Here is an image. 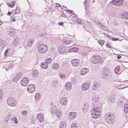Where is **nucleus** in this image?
Listing matches in <instances>:
<instances>
[{"label": "nucleus", "mask_w": 128, "mask_h": 128, "mask_svg": "<svg viewBox=\"0 0 128 128\" xmlns=\"http://www.w3.org/2000/svg\"><path fill=\"white\" fill-rule=\"evenodd\" d=\"M29 81V79L27 77H24L20 81L21 85L24 86H27Z\"/></svg>", "instance_id": "39448f33"}, {"label": "nucleus", "mask_w": 128, "mask_h": 128, "mask_svg": "<svg viewBox=\"0 0 128 128\" xmlns=\"http://www.w3.org/2000/svg\"><path fill=\"white\" fill-rule=\"evenodd\" d=\"M71 83L70 82H66L65 85V88L67 89H68L69 90H70L71 88Z\"/></svg>", "instance_id": "b1692460"}, {"label": "nucleus", "mask_w": 128, "mask_h": 128, "mask_svg": "<svg viewBox=\"0 0 128 128\" xmlns=\"http://www.w3.org/2000/svg\"><path fill=\"white\" fill-rule=\"evenodd\" d=\"M8 51L6 50L4 52V56H5L6 57L7 56V54L8 53Z\"/></svg>", "instance_id": "864d4df0"}, {"label": "nucleus", "mask_w": 128, "mask_h": 128, "mask_svg": "<svg viewBox=\"0 0 128 128\" xmlns=\"http://www.w3.org/2000/svg\"><path fill=\"white\" fill-rule=\"evenodd\" d=\"M79 50L78 48L76 47H74L71 48L68 50L69 52H77Z\"/></svg>", "instance_id": "f3484780"}, {"label": "nucleus", "mask_w": 128, "mask_h": 128, "mask_svg": "<svg viewBox=\"0 0 128 128\" xmlns=\"http://www.w3.org/2000/svg\"><path fill=\"white\" fill-rule=\"evenodd\" d=\"M64 22H59L58 25L59 26H63L64 25Z\"/></svg>", "instance_id": "5fc2aeb1"}, {"label": "nucleus", "mask_w": 128, "mask_h": 128, "mask_svg": "<svg viewBox=\"0 0 128 128\" xmlns=\"http://www.w3.org/2000/svg\"><path fill=\"white\" fill-rule=\"evenodd\" d=\"M11 14V12H8V15H10Z\"/></svg>", "instance_id": "69168bd1"}, {"label": "nucleus", "mask_w": 128, "mask_h": 128, "mask_svg": "<svg viewBox=\"0 0 128 128\" xmlns=\"http://www.w3.org/2000/svg\"><path fill=\"white\" fill-rule=\"evenodd\" d=\"M80 62L78 59H74L71 62V64L72 66H78Z\"/></svg>", "instance_id": "423d86ee"}, {"label": "nucleus", "mask_w": 128, "mask_h": 128, "mask_svg": "<svg viewBox=\"0 0 128 128\" xmlns=\"http://www.w3.org/2000/svg\"><path fill=\"white\" fill-rule=\"evenodd\" d=\"M105 116L106 117H109L111 118H113L114 116V114L112 112H108L106 114Z\"/></svg>", "instance_id": "a878e982"}, {"label": "nucleus", "mask_w": 128, "mask_h": 128, "mask_svg": "<svg viewBox=\"0 0 128 128\" xmlns=\"http://www.w3.org/2000/svg\"><path fill=\"white\" fill-rule=\"evenodd\" d=\"M56 116L58 118H60L62 114V112L58 111L56 112Z\"/></svg>", "instance_id": "7c9ffc66"}, {"label": "nucleus", "mask_w": 128, "mask_h": 128, "mask_svg": "<svg viewBox=\"0 0 128 128\" xmlns=\"http://www.w3.org/2000/svg\"><path fill=\"white\" fill-rule=\"evenodd\" d=\"M124 110L125 112H128V105H124Z\"/></svg>", "instance_id": "72a5a7b5"}, {"label": "nucleus", "mask_w": 128, "mask_h": 128, "mask_svg": "<svg viewBox=\"0 0 128 128\" xmlns=\"http://www.w3.org/2000/svg\"><path fill=\"white\" fill-rule=\"evenodd\" d=\"M34 40H28L27 42V45L28 46H31Z\"/></svg>", "instance_id": "bb28decb"}, {"label": "nucleus", "mask_w": 128, "mask_h": 128, "mask_svg": "<svg viewBox=\"0 0 128 128\" xmlns=\"http://www.w3.org/2000/svg\"><path fill=\"white\" fill-rule=\"evenodd\" d=\"M41 65V67L44 69L46 68L48 66L47 63L45 62L42 63Z\"/></svg>", "instance_id": "cd10ccee"}, {"label": "nucleus", "mask_w": 128, "mask_h": 128, "mask_svg": "<svg viewBox=\"0 0 128 128\" xmlns=\"http://www.w3.org/2000/svg\"><path fill=\"white\" fill-rule=\"evenodd\" d=\"M52 61V59L51 58H46V62L47 63L49 64Z\"/></svg>", "instance_id": "4c0bfd02"}, {"label": "nucleus", "mask_w": 128, "mask_h": 128, "mask_svg": "<svg viewBox=\"0 0 128 128\" xmlns=\"http://www.w3.org/2000/svg\"><path fill=\"white\" fill-rule=\"evenodd\" d=\"M34 97L36 100L38 101L40 98V94L38 93H36Z\"/></svg>", "instance_id": "393cba45"}, {"label": "nucleus", "mask_w": 128, "mask_h": 128, "mask_svg": "<svg viewBox=\"0 0 128 128\" xmlns=\"http://www.w3.org/2000/svg\"><path fill=\"white\" fill-rule=\"evenodd\" d=\"M65 10L67 12L70 13L71 14H74V13H72V11L69 10Z\"/></svg>", "instance_id": "8fccbe9b"}, {"label": "nucleus", "mask_w": 128, "mask_h": 128, "mask_svg": "<svg viewBox=\"0 0 128 128\" xmlns=\"http://www.w3.org/2000/svg\"><path fill=\"white\" fill-rule=\"evenodd\" d=\"M120 68L119 66H117L114 69V72L116 74H117L119 71Z\"/></svg>", "instance_id": "2f4dec72"}, {"label": "nucleus", "mask_w": 128, "mask_h": 128, "mask_svg": "<svg viewBox=\"0 0 128 128\" xmlns=\"http://www.w3.org/2000/svg\"><path fill=\"white\" fill-rule=\"evenodd\" d=\"M112 2V4L114 5L121 6L123 4L122 0H113Z\"/></svg>", "instance_id": "6e6552de"}, {"label": "nucleus", "mask_w": 128, "mask_h": 128, "mask_svg": "<svg viewBox=\"0 0 128 128\" xmlns=\"http://www.w3.org/2000/svg\"><path fill=\"white\" fill-rule=\"evenodd\" d=\"M14 123L16 124H17L18 122V121L16 118H15L14 119Z\"/></svg>", "instance_id": "6e6d98bb"}, {"label": "nucleus", "mask_w": 128, "mask_h": 128, "mask_svg": "<svg viewBox=\"0 0 128 128\" xmlns=\"http://www.w3.org/2000/svg\"><path fill=\"white\" fill-rule=\"evenodd\" d=\"M76 22L79 24H81V22L80 20H76Z\"/></svg>", "instance_id": "4d7b16f0"}, {"label": "nucleus", "mask_w": 128, "mask_h": 128, "mask_svg": "<svg viewBox=\"0 0 128 128\" xmlns=\"http://www.w3.org/2000/svg\"><path fill=\"white\" fill-rule=\"evenodd\" d=\"M15 20V19L14 18H13L12 19V21H13V22H14V21Z\"/></svg>", "instance_id": "338daca9"}, {"label": "nucleus", "mask_w": 128, "mask_h": 128, "mask_svg": "<svg viewBox=\"0 0 128 128\" xmlns=\"http://www.w3.org/2000/svg\"><path fill=\"white\" fill-rule=\"evenodd\" d=\"M108 121H107V120H106V122H108V123L110 124H112L113 122L114 121V118L113 117V118H111Z\"/></svg>", "instance_id": "473e14b6"}, {"label": "nucleus", "mask_w": 128, "mask_h": 128, "mask_svg": "<svg viewBox=\"0 0 128 128\" xmlns=\"http://www.w3.org/2000/svg\"><path fill=\"white\" fill-rule=\"evenodd\" d=\"M58 111V110H55L54 109L53 110L52 109L51 110V112L53 114H56V112Z\"/></svg>", "instance_id": "09e8293b"}, {"label": "nucleus", "mask_w": 128, "mask_h": 128, "mask_svg": "<svg viewBox=\"0 0 128 128\" xmlns=\"http://www.w3.org/2000/svg\"><path fill=\"white\" fill-rule=\"evenodd\" d=\"M21 114L24 116H25L27 114V112L25 110H23L21 112Z\"/></svg>", "instance_id": "c03bdc74"}, {"label": "nucleus", "mask_w": 128, "mask_h": 128, "mask_svg": "<svg viewBox=\"0 0 128 128\" xmlns=\"http://www.w3.org/2000/svg\"><path fill=\"white\" fill-rule=\"evenodd\" d=\"M107 100L108 101V102L110 104L114 103L115 101L114 98H112L111 96H110L108 98Z\"/></svg>", "instance_id": "412c9836"}, {"label": "nucleus", "mask_w": 128, "mask_h": 128, "mask_svg": "<svg viewBox=\"0 0 128 128\" xmlns=\"http://www.w3.org/2000/svg\"><path fill=\"white\" fill-rule=\"evenodd\" d=\"M108 116V117L105 116V115L104 119L106 122V120H107V121H108L109 120H109L111 118V117H109Z\"/></svg>", "instance_id": "37998d69"}, {"label": "nucleus", "mask_w": 128, "mask_h": 128, "mask_svg": "<svg viewBox=\"0 0 128 128\" xmlns=\"http://www.w3.org/2000/svg\"><path fill=\"white\" fill-rule=\"evenodd\" d=\"M59 67L58 64L56 63H54L51 66L52 68L53 69L57 70Z\"/></svg>", "instance_id": "a211bd4d"}, {"label": "nucleus", "mask_w": 128, "mask_h": 128, "mask_svg": "<svg viewBox=\"0 0 128 128\" xmlns=\"http://www.w3.org/2000/svg\"><path fill=\"white\" fill-rule=\"evenodd\" d=\"M102 58L98 54H95L91 58V61L94 64H97L100 62Z\"/></svg>", "instance_id": "f03ea898"}, {"label": "nucleus", "mask_w": 128, "mask_h": 128, "mask_svg": "<svg viewBox=\"0 0 128 128\" xmlns=\"http://www.w3.org/2000/svg\"><path fill=\"white\" fill-rule=\"evenodd\" d=\"M56 4V6L57 7H59L60 6V4Z\"/></svg>", "instance_id": "e2e57ef3"}, {"label": "nucleus", "mask_w": 128, "mask_h": 128, "mask_svg": "<svg viewBox=\"0 0 128 128\" xmlns=\"http://www.w3.org/2000/svg\"><path fill=\"white\" fill-rule=\"evenodd\" d=\"M106 46L109 48H112V46L110 44H109L108 42L106 43Z\"/></svg>", "instance_id": "603ef678"}, {"label": "nucleus", "mask_w": 128, "mask_h": 128, "mask_svg": "<svg viewBox=\"0 0 128 128\" xmlns=\"http://www.w3.org/2000/svg\"><path fill=\"white\" fill-rule=\"evenodd\" d=\"M20 12V9H18L17 8H16V9L15 10V11L14 12V13L16 14H18Z\"/></svg>", "instance_id": "49530a36"}, {"label": "nucleus", "mask_w": 128, "mask_h": 128, "mask_svg": "<svg viewBox=\"0 0 128 128\" xmlns=\"http://www.w3.org/2000/svg\"><path fill=\"white\" fill-rule=\"evenodd\" d=\"M7 5L10 7L12 8L15 5V2L14 1H11L8 3Z\"/></svg>", "instance_id": "aec40b11"}, {"label": "nucleus", "mask_w": 128, "mask_h": 128, "mask_svg": "<svg viewBox=\"0 0 128 128\" xmlns=\"http://www.w3.org/2000/svg\"><path fill=\"white\" fill-rule=\"evenodd\" d=\"M48 49L46 44H41L38 46V51L40 53H44L47 52Z\"/></svg>", "instance_id": "7ed1b4c3"}, {"label": "nucleus", "mask_w": 128, "mask_h": 128, "mask_svg": "<svg viewBox=\"0 0 128 128\" xmlns=\"http://www.w3.org/2000/svg\"><path fill=\"white\" fill-rule=\"evenodd\" d=\"M32 76L33 77H36L38 76V72L36 70H34L33 72H32Z\"/></svg>", "instance_id": "c85d7f7f"}, {"label": "nucleus", "mask_w": 128, "mask_h": 128, "mask_svg": "<svg viewBox=\"0 0 128 128\" xmlns=\"http://www.w3.org/2000/svg\"><path fill=\"white\" fill-rule=\"evenodd\" d=\"M27 90H28V92L29 93L31 92V90H32L29 88H28H28H27Z\"/></svg>", "instance_id": "13d9d810"}, {"label": "nucleus", "mask_w": 128, "mask_h": 128, "mask_svg": "<svg viewBox=\"0 0 128 128\" xmlns=\"http://www.w3.org/2000/svg\"><path fill=\"white\" fill-rule=\"evenodd\" d=\"M100 83L98 82H94L92 86V88L93 90H96L100 86Z\"/></svg>", "instance_id": "9d476101"}, {"label": "nucleus", "mask_w": 128, "mask_h": 128, "mask_svg": "<svg viewBox=\"0 0 128 128\" xmlns=\"http://www.w3.org/2000/svg\"><path fill=\"white\" fill-rule=\"evenodd\" d=\"M59 52L60 54H64L66 50V47L62 46H61V47L59 49Z\"/></svg>", "instance_id": "9b49d317"}, {"label": "nucleus", "mask_w": 128, "mask_h": 128, "mask_svg": "<svg viewBox=\"0 0 128 128\" xmlns=\"http://www.w3.org/2000/svg\"><path fill=\"white\" fill-rule=\"evenodd\" d=\"M86 106V104H84V106H83V107H82V109L83 110H84V109H85V107H84V106Z\"/></svg>", "instance_id": "0e129e2a"}, {"label": "nucleus", "mask_w": 128, "mask_h": 128, "mask_svg": "<svg viewBox=\"0 0 128 128\" xmlns=\"http://www.w3.org/2000/svg\"><path fill=\"white\" fill-rule=\"evenodd\" d=\"M19 79L15 76L13 78V81L14 82H17Z\"/></svg>", "instance_id": "de8ad7c7"}, {"label": "nucleus", "mask_w": 128, "mask_h": 128, "mask_svg": "<svg viewBox=\"0 0 128 128\" xmlns=\"http://www.w3.org/2000/svg\"><path fill=\"white\" fill-rule=\"evenodd\" d=\"M121 58V56L120 55H118L117 56V58L118 59H120Z\"/></svg>", "instance_id": "bf43d9fd"}, {"label": "nucleus", "mask_w": 128, "mask_h": 128, "mask_svg": "<svg viewBox=\"0 0 128 128\" xmlns=\"http://www.w3.org/2000/svg\"><path fill=\"white\" fill-rule=\"evenodd\" d=\"M110 39L112 40L113 41L118 40L119 39L117 38H113L112 37H110Z\"/></svg>", "instance_id": "a18cd8bd"}, {"label": "nucleus", "mask_w": 128, "mask_h": 128, "mask_svg": "<svg viewBox=\"0 0 128 128\" xmlns=\"http://www.w3.org/2000/svg\"><path fill=\"white\" fill-rule=\"evenodd\" d=\"M38 121L40 122H42L44 121L43 115L41 114H39L37 115V118Z\"/></svg>", "instance_id": "4468645a"}, {"label": "nucleus", "mask_w": 128, "mask_h": 128, "mask_svg": "<svg viewBox=\"0 0 128 128\" xmlns=\"http://www.w3.org/2000/svg\"><path fill=\"white\" fill-rule=\"evenodd\" d=\"M86 0L84 2V6L85 7V9H86L87 8V6L86 5V0Z\"/></svg>", "instance_id": "3c124183"}, {"label": "nucleus", "mask_w": 128, "mask_h": 128, "mask_svg": "<svg viewBox=\"0 0 128 128\" xmlns=\"http://www.w3.org/2000/svg\"><path fill=\"white\" fill-rule=\"evenodd\" d=\"M71 41L70 40H62V42L65 44H70L71 42Z\"/></svg>", "instance_id": "c756f323"}, {"label": "nucleus", "mask_w": 128, "mask_h": 128, "mask_svg": "<svg viewBox=\"0 0 128 128\" xmlns=\"http://www.w3.org/2000/svg\"><path fill=\"white\" fill-rule=\"evenodd\" d=\"M89 84L87 82L84 83L81 86V89L83 90H86L89 88Z\"/></svg>", "instance_id": "0eeeda50"}, {"label": "nucleus", "mask_w": 128, "mask_h": 128, "mask_svg": "<svg viewBox=\"0 0 128 128\" xmlns=\"http://www.w3.org/2000/svg\"><path fill=\"white\" fill-rule=\"evenodd\" d=\"M59 75L60 77L62 79H64L65 78V75L64 74H60Z\"/></svg>", "instance_id": "a19ab883"}, {"label": "nucleus", "mask_w": 128, "mask_h": 128, "mask_svg": "<svg viewBox=\"0 0 128 128\" xmlns=\"http://www.w3.org/2000/svg\"><path fill=\"white\" fill-rule=\"evenodd\" d=\"M53 82L55 84V85H56L57 84V81L56 80H54Z\"/></svg>", "instance_id": "680f3d73"}, {"label": "nucleus", "mask_w": 128, "mask_h": 128, "mask_svg": "<svg viewBox=\"0 0 128 128\" xmlns=\"http://www.w3.org/2000/svg\"><path fill=\"white\" fill-rule=\"evenodd\" d=\"M22 75V73L21 72H19L16 75V76L19 79H20Z\"/></svg>", "instance_id": "e433bc0d"}, {"label": "nucleus", "mask_w": 128, "mask_h": 128, "mask_svg": "<svg viewBox=\"0 0 128 128\" xmlns=\"http://www.w3.org/2000/svg\"><path fill=\"white\" fill-rule=\"evenodd\" d=\"M67 99L66 97L62 98L60 99V104L63 106L66 105L68 102Z\"/></svg>", "instance_id": "1a4fd4ad"}, {"label": "nucleus", "mask_w": 128, "mask_h": 128, "mask_svg": "<svg viewBox=\"0 0 128 128\" xmlns=\"http://www.w3.org/2000/svg\"><path fill=\"white\" fill-rule=\"evenodd\" d=\"M78 126L76 123H73L71 124V128H77Z\"/></svg>", "instance_id": "c9c22d12"}, {"label": "nucleus", "mask_w": 128, "mask_h": 128, "mask_svg": "<svg viewBox=\"0 0 128 128\" xmlns=\"http://www.w3.org/2000/svg\"><path fill=\"white\" fill-rule=\"evenodd\" d=\"M71 82L73 84H75L76 82V79L74 78H71Z\"/></svg>", "instance_id": "58836bf2"}, {"label": "nucleus", "mask_w": 128, "mask_h": 128, "mask_svg": "<svg viewBox=\"0 0 128 128\" xmlns=\"http://www.w3.org/2000/svg\"><path fill=\"white\" fill-rule=\"evenodd\" d=\"M100 108L98 107H96L92 109L91 110V113L92 116L94 118H96L99 117L100 116Z\"/></svg>", "instance_id": "f257e3e1"}, {"label": "nucleus", "mask_w": 128, "mask_h": 128, "mask_svg": "<svg viewBox=\"0 0 128 128\" xmlns=\"http://www.w3.org/2000/svg\"><path fill=\"white\" fill-rule=\"evenodd\" d=\"M35 121V118H34L33 117H32L30 118V122L33 124H34Z\"/></svg>", "instance_id": "ea45409f"}, {"label": "nucleus", "mask_w": 128, "mask_h": 128, "mask_svg": "<svg viewBox=\"0 0 128 128\" xmlns=\"http://www.w3.org/2000/svg\"><path fill=\"white\" fill-rule=\"evenodd\" d=\"M69 115L70 116V118L72 119H73L75 118L76 116V112H71L69 114Z\"/></svg>", "instance_id": "4be33fe9"}, {"label": "nucleus", "mask_w": 128, "mask_h": 128, "mask_svg": "<svg viewBox=\"0 0 128 128\" xmlns=\"http://www.w3.org/2000/svg\"><path fill=\"white\" fill-rule=\"evenodd\" d=\"M121 17L123 19H127L128 18V12H122L121 15Z\"/></svg>", "instance_id": "f8f14e48"}, {"label": "nucleus", "mask_w": 128, "mask_h": 128, "mask_svg": "<svg viewBox=\"0 0 128 128\" xmlns=\"http://www.w3.org/2000/svg\"><path fill=\"white\" fill-rule=\"evenodd\" d=\"M88 69L86 68H84L81 69L80 70V74L82 75H83L86 74L88 72Z\"/></svg>", "instance_id": "2eb2a0df"}, {"label": "nucleus", "mask_w": 128, "mask_h": 128, "mask_svg": "<svg viewBox=\"0 0 128 128\" xmlns=\"http://www.w3.org/2000/svg\"><path fill=\"white\" fill-rule=\"evenodd\" d=\"M9 119V118H7V119H6V121H5V122H8V119Z\"/></svg>", "instance_id": "774afa93"}, {"label": "nucleus", "mask_w": 128, "mask_h": 128, "mask_svg": "<svg viewBox=\"0 0 128 128\" xmlns=\"http://www.w3.org/2000/svg\"><path fill=\"white\" fill-rule=\"evenodd\" d=\"M66 124L64 122H61L60 123L59 128H66Z\"/></svg>", "instance_id": "5701e85b"}, {"label": "nucleus", "mask_w": 128, "mask_h": 128, "mask_svg": "<svg viewBox=\"0 0 128 128\" xmlns=\"http://www.w3.org/2000/svg\"><path fill=\"white\" fill-rule=\"evenodd\" d=\"M7 104L9 106H14L16 104V99L13 98H10L7 100Z\"/></svg>", "instance_id": "20e7f679"}, {"label": "nucleus", "mask_w": 128, "mask_h": 128, "mask_svg": "<svg viewBox=\"0 0 128 128\" xmlns=\"http://www.w3.org/2000/svg\"><path fill=\"white\" fill-rule=\"evenodd\" d=\"M28 87L29 88L31 89L32 90L31 91V92L32 93L33 91H34L35 88V85L34 84H32V85L29 84L28 86Z\"/></svg>", "instance_id": "6ab92c4d"}, {"label": "nucleus", "mask_w": 128, "mask_h": 128, "mask_svg": "<svg viewBox=\"0 0 128 128\" xmlns=\"http://www.w3.org/2000/svg\"><path fill=\"white\" fill-rule=\"evenodd\" d=\"M18 43V41L16 39H14L13 40L12 44L14 46L16 45Z\"/></svg>", "instance_id": "79ce46f5"}, {"label": "nucleus", "mask_w": 128, "mask_h": 128, "mask_svg": "<svg viewBox=\"0 0 128 128\" xmlns=\"http://www.w3.org/2000/svg\"><path fill=\"white\" fill-rule=\"evenodd\" d=\"M98 43L102 46L104 45V41L103 40H100L98 41Z\"/></svg>", "instance_id": "f704fd0d"}, {"label": "nucleus", "mask_w": 128, "mask_h": 128, "mask_svg": "<svg viewBox=\"0 0 128 128\" xmlns=\"http://www.w3.org/2000/svg\"><path fill=\"white\" fill-rule=\"evenodd\" d=\"M98 24L99 25H100V26L102 27V22H98Z\"/></svg>", "instance_id": "052dcab7"}, {"label": "nucleus", "mask_w": 128, "mask_h": 128, "mask_svg": "<svg viewBox=\"0 0 128 128\" xmlns=\"http://www.w3.org/2000/svg\"><path fill=\"white\" fill-rule=\"evenodd\" d=\"M8 31L9 34L10 36L14 35L16 34V32L14 30L13 28H9L8 30Z\"/></svg>", "instance_id": "dca6fc26"}, {"label": "nucleus", "mask_w": 128, "mask_h": 128, "mask_svg": "<svg viewBox=\"0 0 128 128\" xmlns=\"http://www.w3.org/2000/svg\"><path fill=\"white\" fill-rule=\"evenodd\" d=\"M108 69L107 67H104L102 70V72H104L103 73V75L106 76H109L110 74L109 73L108 71Z\"/></svg>", "instance_id": "ddd939ff"}]
</instances>
